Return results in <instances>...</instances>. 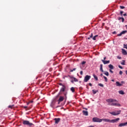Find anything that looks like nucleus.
<instances>
[{"instance_id":"nucleus-42","label":"nucleus","mask_w":127,"mask_h":127,"mask_svg":"<svg viewBox=\"0 0 127 127\" xmlns=\"http://www.w3.org/2000/svg\"><path fill=\"white\" fill-rule=\"evenodd\" d=\"M80 75H83V71H80Z\"/></svg>"},{"instance_id":"nucleus-50","label":"nucleus","mask_w":127,"mask_h":127,"mask_svg":"<svg viewBox=\"0 0 127 127\" xmlns=\"http://www.w3.org/2000/svg\"><path fill=\"white\" fill-rule=\"evenodd\" d=\"M29 103H33V101H30Z\"/></svg>"},{"instance_id":"nucleus-39","label":"nucleus","mask_w":127,"mask_h":127,"mask_svg":"<svg viewBox=\"0 0 127 127\" xmlns=\"http://www.w3.org/2000/svg\"><path fill=\"white\" fill-rule=\"evenodd\" d=\"M124 48H126L127 49V46L126 45V44H124Z\"/></svg>"},{"instance_id":"nucleus-45","label":"nucleus","mask_w":127,"mask_h":127,"mask_svg":"<svg viewBox=\"0 0 127 127\" xmlns=\"http://www.w3.org/2000/svg\"><path fill=\"white\" fill-rule=\"evenodd\" d=\"M106 59H107V57H105L104 58V60H104V61H105V60H106Z\"/></svg>"},{"instance_id":"nucleus-58","label":"nucleus","mask_w":127,"mask_h":127,"mask_svg":"<svg viewBox=\"0 0 127 127\" xmlns=\"http://www.w3.org/2000/svg\"><path fill=\"white\" fill-rule=\"evenodd\" d=\"M114 33H116V32H113V34H114Z\"/></svg>"},{"instance_id":"nucleus-57","label":"nucleus","mask_w":127,"mask_h":127,"mask_svg":"<svg viewBox=\"0 0 127 127\" xmlns=\"http://www.w3.org/2000/svg\"><path fill=\"white\" fill-rule=\"evenodd\" d=\"M30 104L29 102L27 103V105H29Z\"/></svg>"},{"instance_id":"nucleus-25","label":"nucleus","mask_w":127,"mask_h":127,"mask_svg":"<svg viewBox=\"0 0 127 127\" xmlns=\"http://www.w3.org/2000/svg\"><path fill=\"white\" fill-rule=\"evenodd\" d=\"M93 77H94V79H96V81H98V77L97 76H96V75L93 74Z\"/></svg>"},{"instance_id":"nucleus-41","label":"nucleus","mask_w":127,"mask_h":127,"mask_svg":"<svg viewBox=\"0 0 127 127\" xmlns=\"http://www.w3.org/2000/svg\"><path fill=\"white\" fill-rule=\"evenodd\" d=\"M90 38H92L93 37V33H91V35L89 37Z\"/></svg>"},{"instance_id":"nucleus-34","label":"nucleus","mask_w":127,"mask_h":127,"mask_svg":"<svg viewBox=\"0 0 127 127\" xmlns=\"http://www.w3.org/2000/svg\"><path fill=\"white\" fill-rule=\"evenodd\" d=\"M119 74H120V75H123V71L120 70L119 72Z\"/></svg>"},{"instance_id":"nucleus-16","label":"nucleus","mask_w":127,"mask_h":127,"mask_svg":"<svg viewBox=\"0 0 127 127\" xmlns=\"http://www.w3.org/2000/svg\"><path fill=\"white\" fill-rule=\"evenodd\" d=\"M82 113L84 116H88V111H85V110L82 111Z\"/></svg>"},{"instance_id":"nucleus-55","label":"nucleus","mask_w":127,"mask_h":127,"mask_svg":"<svg viewBox=\"0 0 127 127\" xmlns=\"http://www.w3.org/2000/svg\"><path fill=\"white\" fill-rule=\"evenodd\" d=\"M125 26H126V28L127 29V25H125Z\"/></svg>"},{"instance_id":"nucleus-11","label":"nucleus","mask_w":127,"mask_h":127,"mask_svg":"<svg viewBox=\"0 0 127 127\" xmlns=\"http://www.w3.org/2000/svg\"><path fill=\"white\" fill-rule=\"evenodd\" d=\"M54 121H55V124H59L61 119L60 118H55Z\"/></svg>"},{"instance_id":"nucleus-51","label":"nucleus","mask_w":127,"mask_h":127,"mask_svg":"<svg viewBox=\"0 0 127 127\" xmlns=\"http://www.w3.org/2000/svg\"><path fill=\"white\" fill-rule=\"evenodd\" d=\"M90 38H91L90 37H88L87 38V39L90 40Z\"/></svg>"},{"instance_id":"nucleus-38","label":"nucleus","mask_w":127,"mask_h":127,"mask_svg":"<svg viewBox=\"0 0 127 127\" xmlns=\"http://www.w3.org/2000/svg\"><path fill=\"white\" fill-rule=\"evenodd\" d=\"M123 13H124V11H120V14H121V15H123Z\"/></svg>"},{"instance_id":"nucleus-18","label":"nucleus","mask_w":127,"mask_h":127,"mask_svg":"<svg viewBox=\"0 0 127 127\" xmlns=\"http://www.w3.org/2000/svg\"><path fill=\"white\" fill-rule=\"evenodd\" d=\"M119 94H120V95H125V92H124L123 90H120L119 91Z\"/></svg>"},{"instance_id":"nucleus-7","label":"nucleus","mask_w":127,"mask_h":127,"mask_svg":"<svg viewBox=\"0 0 127 127\" xmlns=\"http://www.w3.org/2000/svg\"><path fill=\"white\" fill-rule=\"evenodd\" d=\"M119 121H120V118H117L116 119L111 120L110 123H112L113 124H114L115 123H118Z\"/></svg>"},{"instance_id":"nucleus-26","label":"nucleus","mask_w":127,"mask_h":127,"mask_svg":"<svg viewBox=\"0 0 127 127\" xmlns=\"http://www.w3.org/2000/svg\"><path fill=\"white\" fill-rule=\"evenodd\" d=\"M14 106V105H9L8 108H9V109H12L13 108V107Z\"/></svg>"},{"instance_id":"nucleus-24","label":"nucleus","mask_w":127,"mask_h":127,"mask_svg":"<svg viewBox=\"0 0 127 127\" xmlns=\"http://www.w3.org/2000/svg\"><path fill=\"white\" fill-rule=\"evenodd\" d=\"M70 90L72 92V93H74V92H75V88L74 87H71L70 88Z\"/></svg>"},{"instance_id":"nucleus-48","label":"nucleus","mask_w":127,"mask_h":127,"mask_svg":"<svg viewBox=\"0 0 127 127\" xmlns=\"http://www.w3.org/2000/svg\"><path fill=\"white\" fill-rule=\"evenodd\" d=\"M125 73H126V74L127 75V70H126V71H125Z\"/></svg>"},{"instance_id":"nucleus-35","label":"nucleus","mask_w":127,"mask_h":127,"mask_svg":"<svg viewBox=\"0 0 127 127\" xmlns=\"http://www.w3.org/2000/svg\"><path fill=\"white\" fill-rule=\"evenodd\" d=\"M59 86H62V87H63V86H64V85H63V84H62V83H59Z\"/></svg>"},{"instance_id":"nucleus-37","label":"nucleus","mask_w":127,"mask_h":127,"mask_svg":"<svg viewBox=\"0 0 127 127\" xmlns=\"http://www.w3.org/2000/svg\"><path fill=\"white\" fill-rule=\"evenodd\" d=\"M110 72L112 73V74L114 73V71L112 70V69H109Z\"/></svg>"},{"instance_id":"nucleus-33","label":"nucleus","mask_w":127,"mask_h":127,"mask_svg":"<svg viewBox=\"0 0 127 127\" xmlns=\"http://www.w3.org/2000/svg\"><path fill=\"white\" fill-rule=\"evenodd\" d=\"M81 64H82V65H84V64H86V62H85V61H83V62L81 63Z\"/></svg>"},{"instance_id":"nucleus-8","label":"nucleus","mask_w":127,"mask_h":127,"mask_svg":"<svg viewBox=\"0 0 127 127\" xmlns=\"http://www.w3.org/2000/svg\"><path fill=\"white\" fill-rule=\"evenodd\" d=\"M103 121L105 123H111V120L110 119H102L101 122H103Z\"/></svg>"},{"instance_id":"nucleus-46","label":"nucleus","mask_w":127,"mask_h":127,"mask_svg":"<svg viewBox=\"0 0 127 127\" xmlns=\"http://www.w3.org/2000/svg\"><path fill=\"white\" fill-rule=\"evenodd\" d=\"M124 16H127V13H125L123 14Z\"/></svg>"},{"instance_id":"nucleus-3","label":"nucleus","mask_w":127,"mask_h":127,"mask_svg":"<svg viewBox=\"0 0 127 127\" xmlns=\"http://www.w3.org/2000/svg\"><path fill=\"white\" fill-rule=\"evenodd\" d=\"M23 125H26V126H29L30 127H31V126L33 125V124L31 123L28 121L24 120L23 121Z\"/></svg>"},{"instance_id":"nucleus-21","label":"nucleus","mask_w":127,"mask_h":127,"mask_svg":"<svg viewBox=\"0 0 127 127\" xmlns=\"http://www.w3.org/2000/svg\"><path fill=\"white\" fill-rule=\"evenodd\" d=\"M103 74H104V75H106V76H109V72L108 71H105Z\"/></svg>"},{"instance_id":"nucleus-10","label":"nucleus","mask_w":127,"mask_h":127,"mask_svg":"<svg viewBox=\"0 0 127 127\" xmlns=\"http://www.w3.org/2000/svg\"><path fill=\"white\" fill-rule=\"evenodd\" d=\"M65 90H66V86L63 85V87L60 89V92H65Z\"/></svg>"},{"instance_id":"nucleus-29","label":"nucleus","mask_w":127,"mask_h":127,"mask_svg":"<svg viewBox=\"0 0 127 127\" xmlns=\"http://www.w3.org/2000/svg\"><path fill=\"white\" fill-rule=\"evenodd\" d=\"M76 69H77V68H73V69H70V72H73V71H76Z\"/></svg>"},{"instance_id":"nucleus-20","label":"nucleus","mask_w":127,"mask_h":127,"mask_svg":"<svg viewBox=\"0 0 127 127\" xmlns=\"http://www.w3.org/2000/svg\"><path fill=\"white\" fill-rule=\"evenodd\" d=\"M92 92H93L94 95H95V94L98 93V92H99V91H98V90H95L93 89V90H92Z\"/></svg>"},{"instance_id":"nucleus-14","label":"nucleus","mask_w":127,"mask_h":127,"mask_svg":"<svg viewBox=\"0 0 127 127\" xmlns=\"http://www.w3.org/2000/svg\"><path fill=\"white\" fill-rule=\"evenodd\" d=\"M116 86H117V87H122V84H121V83H120L119 81H117V82H116Z\"/></svg>"},{"instance_id":"nucleus-2","label":"nucleus","mask_w":127,"mask_h":127,"mask_svg":"<svg viewBox=\"0 0 127 127\" xmlns=\"http://www.w3.org/2000/svg\"><path fill=\"white\" fill-rule=\"evenodd\" d=\"M121 112L122 111L119 110L113 112H109V114H110V115H112L113 116H118L121 114Z\"/></svg>"},{"instance_id":"nucleus-28","label":"nucleus","mask_w":127,"mask_h":127,"mask_svg":"<svg viewBox=\"0 0 127 127\" xmlns=\"http://www.w3.org/2000/svg\"><path fill=\"white\" fill-rule=\"evenodd\" d=\"M103 78L105 79V82H108V78H107V77L103 76Z\"/></svg>"},{"instance_id":"nucleus-22","label":"nucleus","mask_w":127,"mask_h":127,"mask_svg":"<svg viewBox=\"0 0 127 127\" xmlns=\"http://www.w3.org/2000/svg\"><path fill=\"white\" fill-rule=\"evenodd\" d=\"M125 63H126V61L123 60L122 61V62L121 63V65H126V64H125Z\"/></svg>"},{"instance_id":"nucleus-19","label":"nucleus","mask_w":127,"mask_h":127,"mask_svg":"<svg viewBox=\"0 0 127 127\" xmlns=\"http://www.w3.org/2000/svg\"><path fill=\"white\" fill-rule=\"evenodd\" d=\"M100 71L101 72H104V70L103 69V64H100Z\"/></svg>"},{"instance_id":"nucleus-30","label":"nucleus","mask_w":127,"mask_h":127,"mask_svg":"<svg viewBox=\"0 0 127 127\" xmlns=\"http://www.w3.org/2000/svg\"><path fill=\"white\" fill-rule=\"evenodd\" d=\"M73 81L74 82H78V80L77 79V78H76L75 77L73 78Z\"/></svg>"},{"instance_id":"nucleus-12","label":"nucleus","mask_w":127,"mask_h":127,"mask_svg":"<svg viewBox=\"0 0 127 127\" xmlns=\"http://www.w3.org/2000/svg\"><path fill=\"white\" fill-rule=\"evenodd\" d=\"M127 125V122L124 123H121L119 125L118 127H125Z\"/></svg>"},{"instance_id":"nucleus-15","label":"nucleus","mask_w":127,"mask_h":127,"mask_svg":"<svg viewBox=\"0 0 127 127\" xmlns=\"http://www.w3.org/2000/svg\"><path fill=\"white\" fill-rule=\"evenodd\" d=\"M122 53L123 55H127V51H126V50L122 49Z\"/></svg>"},{"instance_id":"nucleus-27","label":"nucleus","mask_w":127,"mask_h":127,"mask_svg":"<svg viewBox=\"0 0 127 127\" xmlns=\"http://www.w3.org/2000/svg\"><path fill=\"white\" fill-rule=\"evenodd\" d=\"M96 37H98V35H95V36H94L92 38L93 40H96Z\"/></svg>"},{"instance_id":"nucleus-53","label":"nucleus","mask_w":127,"mask_h":127,"mask_svg":"<svg viewBox=\"0 0 127 127\" xmlns=\"http://www.w3.org/2000/svg\"><path fill=\"white\" fill-rule=\"evenodd\" d=\"M83 109H84V110H86V111H87V110H88V109H87V108H83Z\"/></svg>"},{"instance_id":"nucleus-1","label":"nucleus","mask_w":127,"mask_h":127,"mask_svg":"<svg viewBox=\"0 0 127 127\" xmlns=\"http://www.w3.org/2000/svg\"><path fill=\"white\" fill-rule=\"evenodd\" d=\"M107 103H108L109 106H118L121 107V105L119 103H117V100L113 99H108L106 100Z\"/></svg>"},{"instance_id":"nucleus-54","label":"nucleus","mask_w":127,"mask_h":127,"mask_svg":"<svg viewBox=\"0 0 127 127\" xmlns=\"http://www.w3.org/2000/svg\"><path fill=\"white\" fill-rule=\"evenodd\" d=\"M89 127H94L93 126H90Z\"/></svg>"},{"instance_id":"nucleus-6","label":"nucleus","mask_w":127,"mask_h":127,"mask_svg":"<svg viewBox=\"0 0 127 127\" xmlns=\"http://www.w3.org/2000/svg\"><path fill=\"white\" fill-rule=\"evenodd\" d=\"M89 79H91V76L90 75H86L84 77V82H88Z\"/></svg>"},{"instance_id":"nucleus-4","label":"nucleus","mask_w":127,"mask_h":127,"mask_svg":"<svg viewBox=\"0 0 127 127\" xmlns=\"http://www.w3.org/2000/svg\"><path fill=\"white\" fill-rule=\"evenodd\" d=\"M92 121L94 122V123H102V119L97 117L93 118L92 119Z\"/></svg>"},{"instance_id":"nucleus-47","label":"nucleus","mask_w":127,"mask_h":127,"mask_svg":"<svg viewBox=\"0 0 127 127\" xmlns=\"http://www.w3.org/2000/svg\"><path fill=\"white\" fill-rule=\"evenodd\" d=\"M111 81H112V82H115V79H112Z\"/></svg>"},{"instance_id":"nucleus-32","label":"nucleus","mask_w":127,"mask_h":127,"mask_svg":"<svg viewBox=\"0 0 127 127\" xmlns=\"http://www.w3.org/2000/svg\"><path fill=\"white\" fill-rule=\"evenodd\" d=\"M121 84H122V86L123 84H126V82L124 81H122L121 82Z\"/></svg>"},{"instance_id":"nucleus-49","label":"nucleus","mask_w":127,"mask_h":127,"mask_svg":"<svg viewBox=\"0 0 127 127\" xmlns=\"http://www.w3.org/2000/svg\"><path fill=\"white\" fill-rule=\"evenodd\" d=\"M100 76H101V77H102V76H103V73H101V74H100Z\"/></svg>"},{"instance_id":"nucleus-56","label":"nucleus","mask_w":127,"mask_h":127,"mask_svg":"<svg viewBox=\"0 0 127 127\" xmlns=\"http://www.w3.org/2000/svg\"><path fill=\"white\" fill-rule=\"evenodd\" d=\"M64 96H65V98H67V97L66 96V94H64Z\"/></svg>"},{"instance_id":"nucleus-44","label":"nucleus","mask_w":127,"mask_h":127,"mask_svg":"<svg viewBox=\"0 0 127 127\" xmlns=\"http://www.w3.org/2000/svg\"><path fill=\"white\" fill-rule=\"evenodd\" d=\"M89 85L90 86V87H92V83H89Z\"/></svg>"},{"instance_id":"nucleus-17","label":"nucleus","mask_w":127,"mask_h":127,"mask_svg":"<svg viewBox=\"0 0 127 127\" xmlns=\"http://www.w3.org/2000/svg\"><path fill=\"white\" fill-rule=\"evenodd\" d=\"M109 68H110V69L114 70V65L113 64H109L108 65Z\"/></svg>"},{"instance_id":"nucleus-9","label":"nucleus","mask_w":127,"mask_h":127,"mask_svg":"<svg viewBox=\"0 0 127 127\" xmlns=\"http://www.w3.org/2000/svg\"><path fill=\"white\" fill-rule=\"evenodd\" d=\"M127 30H124L121 32L120 34L118 35V36H122L123 34H125V33H127Z\"/></svg>"},{"instance_id":"nucleus-5","label":"nucleus","mask_w":127,"mask_h":127,"mask_svg":"<svg viewBox=\"0 0 127 127\" xmlns=\"http://www.w3.org/2000/svg\"><path fill=\"white\" fill-rule=\"evenodd\" d=\"M63 101H64V96H60V98H59V100H58V105H59L60 104V103H61V102H63Z\"/></svg>"},{"instance_id":"nucleus-52","label":"nucleus","mask_w":127,"mask_h":127,"mask_svg":"<svg viewBox=\"0 0 127 127\" xmlns=\"http://www.w3.org/2000/svg\"><path fill=\"white\" fill-rule=\"evenodd\" d=\"M26 108H27V106H25V107H24V109H26Z\"/></svg>"},{"instance_id":"nucleus-43","label":"nucleus","mask_w":127,"mask_h":127,"mask_svg":"<svg viewBox=\"0 0 127 127\" xmlns=\"http://www.w3.org/2000/svg\"><path fill=\"white\" fill-rule=\"evenodd\" d=\"M117 58H118V59H122V57H119V56H118V57H117Z\"/></svg>"},{"instance_id":"nucleus-13","label":"nucleus","mask_w":127,"mask_h":127,"mask_svg":"<svg viewBox=\"0 0 127 127\" xmlns=\"http://www.w3.org/2000/svg\"><path fill=\"white\" fill-rule=\"evenodd\" d=\"M101 61H102V62H103V63L104 64H109L110 63V61H105V60H102Z\"/></svg>"},{"instance_id":"nucleus-40","label":"nucleus","mask_w":127,"mask_h":127,"mask_svg":"<svg viewBox=\"0 0 127 127\" xmlns=\"http://www.w3.org/2000/svg\"><path fill=\"white\" fill-rule=\"evenodd\" d=\"M119 68H120V69H123V66H121V65H119L118 66Z\"/></svg>"},{"instance_id":"nucleus-59","label":"nucleus","mask_w":127,"mask_h":127,"mask_svg":"<svg viewBox=\"0 0 127 127\" xmlns=\"http://www.w3.org/2000/svg\"><path fill=\"white\" fill-rule=\"evenodd\" d=\"M71 82L73 83V81H71Z\"/></svg>"},{"instance_id":"nucleus-23","label":"nucleus","mask_w":127,"mask_h":127,"mask_svg":"<svg viewBox=\"0 0 127 127\" xmlns=\"http://www.w3.org/2000/svg\"><path fill=\"white\" fill-rule=\"evenodd\" d=\"M121 19H122V22H124V21H125V18H124L123 17H119V20H120Z\"/></svg>"},{"instance_id":"nucleus-36","label":"nucleus","mask_w":127,"mask_h":127,"mask_svg":"<svg viewBox=\"0 0 127 127\" xmlns=\"http://www.w3.org/2000/svg\"><path fill=\"white\" fill-rule=\"evenodd\" d=\"M120 8H121V9H124V8H125V6H120Z\"/></svg>"},{"instance_id":"nucleus-31","label":"nucleus","mask_w":127,"mask_h":127,"mask_svg":"<svg viewBox=\"0 0 127 127\" xmlns=\"http://www.w3.org/2000/svg\"><path fill=\"white\" fill-rule=\"evenodd\" d=\"M98 86H100V87H104V84L102 83L98 84Z\"/></svg>"}]
</instances>
